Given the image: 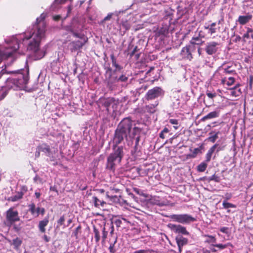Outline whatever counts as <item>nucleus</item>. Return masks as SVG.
I'll use <instances>...</instances> for the list:
<instances>
[{
    "label": "nucleus",
    "instance_id": "1",
    "mask_svg": "<svg viewBox=\"0 0 253 253\" xmlns=\"http://www.w3.org/2000/svg\"><path fill=\"white\" fill-rule=\"evenodd\" d=\"M46 30L45 22L42 21L34 27L27 37V39H29L27 50L32 52V56L35 60H40L45 54V50L40 48V45L45 37Z\"/></svg>",
    "mask_w": 253,
    "mask_h": 253
},
{
    "label": "nucleus",
    "instance_id": "2",
    "mask_svg": "<svg viewBox=\"0 0 253 253\" xmlns=\"http://www.w3.org/2000/svg\"><path fill=\"white\" fill-rule=\"evenodd\" d=\"M142 129L135 126L134 122L130 118H124L119 124L114 133L113 144L118 145L124 142L127 138H133L140 135Z\"/></svg>",
    "mask_w": 253,
    "mask_h": 253
},
{
    "label": "nucleus",
    "instance_id": "3",
    "mask_svg": "<svg viewBox=\"0 0 253 253\" xmlns=\"http://www.w3.org/2000/svg\"><path fill=\"white\" fill-rule=\"evenodd\" d=\"M11 78H8L5 82L4 88L7 89L21 90L23 89L27 84L29 77L28 71L24 70Z\"/></svg>",
    "mask_w": 253,
    "mask_h": 253
},
{
    "label": "nucleus",
    "instance_id": "4",
    "mask_svg": "<svg viewBox=\"0 0 253 253\" xmlns=\"http://www.w3.org/2000/svg\"><path fill=\"white\" fill-rule=\"evenodd\" d=\"M113 152L107 158L106 169L114 171L116 166L120 164L124 156L123 146H118L113 144Z\"/></svg>",
    "mask_w": 253,
    "mask_h": 253
},
{
    "label": "nucleus",
    "instance_id": "5",
    "mask_svg": "<svg viewBox=\"0 0 253 253\" xmlns=\"http://www.w3.org/2000/svg\"><path fill=\"white\" fill-rule=\"evenodd\" d=\"M71 32L74 37L80 39L77 41L71 42L68 45V47L70 50L72 52H74L81 48L87 42L88 39L84 34L82 33L75 31L73 29L71 30Z\"/></svg>",
    "mask_w": 253,
    "mask_h": 253
},
{
    "label": "nucleus",
    "instance_id": "6",
    "mask_svg": "<svg viewBox=\"0 0 253 253\" xmlns=\"http://www.w3.org/2000/svg\"><path fill=\"white\" fill-rule=\"evenodd\" d=\"M5 224L8 227H11L14 224L20 221V216L18 211L14 208H9L5 213Z\"/></svg>",
    "mask_w": 253,
    "mask_h": 253
},
{
    "label": "nucleus",
    "instance_id": "7",
    "mask_svg": "<svg viewBox=\"0 0 253 253\" xmlns=\"http://www.w3.org/2000/svg\"><path fill=\"white\" fill-rule=\"evenodd\" d=\"M171 221L177 222L183 224H189L196 220V219L188 214H170L167 215Z\"/></svg>",
    "mask_w": 253,
    "mask_h": 253
},
{
    "label": "nucleus",
    "instance_id": "8",
    "mask_svg": "<svg viewBox=\"0 0 253 253\" xmlns=\"http://www.w3.org/2000/svg\"><path fill=\"white\" fill-rule=\"evenodd\" d=\"M38 149H39V151H41L43 152L46 156L50 158V160L51 161L54 162L53 163L54 165L57 164V162L56 161V159L54 156L55 153H57V149H53V150L51 149L50 146L47 144L43 143L40 145Z\"/></svg>",
    "mask_w": 253,
    "mask_h": 253
},
{
    "label": "nucleus",
    "instance_id": "9",
    "mask_svg": "<svg viewBox=\"0 0 253 253\" xmlns=\"http://www.w3.org/2000/svg\"><path fill=\"white\" fill-rule=\"evenodd\" d=\"M164 92V91L162 88L156 86L147 91L145 96V98L147 100L155 99V98L163 96Z\"/></svg>",
    "mask_w": 253,
    "mask_h": 253
},
{
    "label": "nucleus",
    "instance_id": "10",
    "mask_svg": "<svg viewBox=\"0 0 253 253\" xmlns=\"http://www.w3.org/2000/svg\"><path fill=\"white\" fill-rule=\"evenodd\" d=\"M218 42H210L206 43L205 51L208 55H212L216 52L218 50Z\"/></svg>",
    "mask_w": 253,
    "mask_h": 253
},
{
    "label": "nucleus",
    "instance_id": "11",
    "mask_svg": "<svg viewBox=\"0 0 253 253\" xmlns=\"http://www.w3.org/2000/svg\"><path fill=\"white\" fill-rule=\"evenodd\" d=\"M194 50L195 47L193 45L186 46L182 48L181 55L183 58L191 60L193 58L191 53Z\"/></svg>",
    "mask_w": 253,
    "mask_h": 253
},
{
    "label": "nucleus",
    "instance_id": "12",
    "mask_svg": "<svg viewBox=\"0 0 253 253\" xmlns=\"http://www.w3.org/2000/svg\"><path fill=\"white\" fill-rule=\"evenodd\" d=\"M168 227L175 233H180L184 235H188L189 234L186 228L181 225L169 224Z\"/></svg>",
    "mask_w": 253,
    "mask_h": 253
},
{
    "label": "nucleus",
    "instance_id": "13",
    "mask_svg": "<svg viewBox=\"0 0 253 253\" xmlns=\"http://www.w3.org/2000/svg\"><path fill=\"white\" fill-rule=\"evenodd\" d=\"M45 18V15L43 14H41L40 17L37 18V23L35 24L32 25V28L29 27L28 30L24 33V36L23 35V37H21V39H23V42L27 43L28 44L29 39H27V37H29V34L30 32L32 30L34 29V27L39 24V23L42 22V21H44V19ZM28 45H27V46Z\"/></svg>",
    "mask_w": 253,
    "mask_h": 253
},
{
    "label": "nucleus",
    "instance_id": "14",
    "mask_svg": "<svg viewBox=\"0 0 253 253\" xmlns=\"http://www.w3.org/2000/svg\"><path fill=\"white\" fill-rule=\"evenodd\" d=\"M107 86L111 90L115 89L118 83L117 76H115L114 74H110L109 77L106 79Z\"/></svg>",
    "mask_w": 253,
    "mask_h": 253
},
{
    "label": "nucleus",
    "instance_id": "15",
    "mask_svg": "<svg viewBox=\"0 0 253 253\" xmlns=\"http://www.w3.org/2000/svg\"><path fill=\"white\" fill-rule=\"evenodd\" d=\"M231 67L228 66L226 68H224V67L220 66L218 69L216 70L214 74V76H216L218 75L223 76L225 74H236L235 71L234 70L230 69Z\"/></svg>",
    "mask_w": 253,
    "mask_h": 253
},
{
    "label": "nucleus",
    "instance_id": "16",
    "mask_svg": "<svg viewBox=\"0 0 253 253\" xmlns=\"http://www.w3.org/2000/svg\"><path fill=\"white\" fill-rule=\"evenodd\" d=\"M219 144L217 143L213 145L211 148H210V149L208 150L207 153L206 155V162L207 163H209L210 162L211 156L213 152L215 151V149L217 148V152L220 151L221 149L220 148V147H218Z\"/></svg>",
    "mask_w": 253,
    "mask_h": 253
},
{
    "label": "nucleus",
    "instance_id": "17",
    "mask_svg": "<svg viewBox=\"0 0 253 253\" xmlns=\"http://www.w3.org/2000/svg\"><path fill=\"white\" fill-rule=\"evenodd\" d=\"M175 240L178 247V251L181 253L182 247L188 243V240L181 236H177L175 238Z\"/></svg>",
    "mask_w": 253,
    "mask_h": 253
},
{
    "label": "nucleus",
    "instance_id": "18",
    "mask_svg": "<svg viewBox=\"0 0 253 253\" xmlns=\"http://www.w3.org/2000/svg\"><path fill=\"white\" fill-rule=\"evenodd\" d=\"M127 9L125 10H121L118 11H115L114 12L109 13L107 14V15L103 19L102 22L110 20L113 16H116L118 17L117 21H119V18L120 17V15L121 14L125 13Z\"/></svg>",
    "mask_w": 253,
    "mask_h": 253
},
{
    "label": "nucleus",
    "instance_id": "19",
    "mask_svg": "<svg viewBox=\"0 0 253 253\" xmlns=\"http://www.w3.org/2000/svg\"><path fill=\"white\" fill-rule=\"evenodd\" d=\"M220 114V112L218 110H215L213 112H211L208 114L207 115L205 116L201 119L202 121H205L207 120L211 119L213 118H216L219 117Z\"/></svg>",
    "mask_w": 253,
    "mask_h": 253
},
{
    "label": "nucleus",
    "instance_id": "20",
    "mask_svg": "<svg viewBox=\"0 0 253 253\" xmlns=\"http://www.w3.org/2000/svg\"><path fill=\"white\" fill-rule=\"evenodd\" d=\"M130 27L131 25L127 20H122L120 23V29L121 32H122L123 34H124L126 31L128 30Z\"/></svg>",
    "mask_w": 253,
    "mask_h": 253
},
{
    "label": "nucleus",
    "instance_id": "21",
    "mask_svg": "<svg viewBox=\"0 0 253 253\" xmlns=\"http://www.w3.org/2000/svg\"><path fill=\"white\" fill-rule=\"evenodd\" d=\"M29 211L30 212L31 214L35 217L39 216L40 214V211L39 207L36 208V205L34 203H31L28 205Z\"/></svg>",
    "mask_w": 253,
    "mask_h": 253
},
{
    "label": "nucleus",
    "instance_id": "22",
    "mask_svg": "<svg viewBox=\"0 0 253 253\" xmlns=\"http://www.w3.org/2000/svg\"><path fill=\"white\" fill-rule=\"evenodd\" d=\"M48 222V217H45L43 220L39 222L38 227L41 232L44 233L45 232V227L47 225Z\"/></svg>",
    "mask_w": 253,
    "mask_h": 253
},
{
    "label": "nucleus",
    "instance_id": "23",
    "mask_svg": "<svg viewBox=\"0 0 253 253\" xmlns=\"http://www.w3.org/2000/svg\"><path fill=\"white\" fill-rule=\"evenodd\" d=\"M201 32V31L199 32V36L194 37L192 38V40L190 41L191 45H193L194 46L195 44L201 45L204 42V41H202L201 38H204V36H201L200 34Z\"/></svg>",
    "mask_w": 253,
    "mask_h": 253
},
{
    "label": "nucleus",
    "instance_id": "24",
    "mask_svg": "<svg viewBox=\"0 0 253 253\" xmlns=\"http://www.w3.org/2000/svg\"><path fill=\"white\" fill-rule=\"evenodd\" d=\"M252 16L251 15L244 16H239L236 22H239L241 25H245L252 19Z\"/></svg>",
    "mask_w": 253,
    "mask_h": 253
},
{
    "label": "nucleus",
    "instance_id": "25",
    "mask_svg": "<svg viewBox=\"0 0 253 253\" xmlns=\"http://www.w3.org/2000/svg\"><path fill=\"white\" fill-rule=\"evenodd\" d=\"M219 134H220L219 131H212L209 133L210 136L207 138V140L211 142L214 143L218 138Z\"/></svg>",
    "mask_w": 253,
    "mask_h": 253
},
{
    "label": "nucleus",
    "instance_id": "26",
    "mask_svg": "<svg viewBox=\"0 0 253 253\" xmlns=\"http://www.w3.org/2000/svg\"><path fill=\"white\" fill-rule=\"evenodd\" d=\"M216 25V23L213 22L210 25H205L204 28L208 30V34L212 35L213 34L215 33L217 31V28L215 27Z\"/></svg>",
    "mask_w": 253,
    "mask_h": 253
},
{
    "label": "nucleus",
    "instance_id": "27",
    "mask_svg": "<svg viewBox=\"0 0 253 253\" xmlns=\"http://www.w3.org/2000/svg\"><path fill=\"white\" fill-rule=\"evenodd\" d=\"M159 102L155 101L154 104H149L145 107L146 111L150 113H154L156 111V107L158 105Z\"/></svg>",
    "mask_w": 253,
    "mask_h": 253
},
{
    "label": "nucleus",
    "instance_id": "28",
    "mask_svg": "<svg viewBox=\"0 0 253 253\" xmlns=\"http://www.w3.org/2000/svg\"><path fill=\"white\" fill-rule=\"evenodd\" d=\"M117 237H113V240H112V239H109L110 246L109 247V250L111 253H115L116 252L115 245L117 242Z\"/></svg>",
    "mask_w": 253,
    "mask_h": 253
},
{
    "label": "nucleus",
    "instance_id": "29",
    "mask_svg": "<svg viewBox=\"0 0 253 253\" xmlns=\"http://www.w3.org/2000/svg\"><path fill=\"white\" fill-rule=\"evenodd\" d=\"M240 86L239 84L236 85L235 87L233 88H232L230 89V94L231 95L234 96V97H237L240 96L242 92L241 91V89L239 88V86Z\"/></svg>",
    "mask_w": 253,
    "mask_h": 253
},
{
    "label": "nucleus",
    "instance_id": "30",
    "mask_svg": "<svg viewBox=\"0 0 253 253\" xmlns=\"http://www.w3.org/2000/svg\"><path fill=\"white\" fill-rule=\"evenodd\" d=\"M110 57L113 66L116 68L115 70L114 71V72L121 70L122 69V67L117 63V59L114 55L113 54H111Z\"/></svg>",
    "mask_w": 253,
    "mask_h": 253
},
{
    "label": "nucleus",
    "instance_id": "31",
    "mask_svg": "<svg viewBox=\"0 0 253 253\" xmlns=\"http://www.w3.org/2000/svg\"><path fill=\"white\" fill-rule=\"evenodd\" d=\"M115 104V99L113 98H108L106 99L103 103L104 106L109 110V108L112 105Z\"/></svg>",
    "mask_w": 253,
    "mask_h": 253
},
{
    "label": "nucleus",
    "instance_id": "32",
    "mask_svg": "<svg viewBox=\"0 0 253 253\" xmlns=\"http://www.w3.org/2000/svg\"><path fill=\"white\" fill-rule=\"evenodd\" d=\"M208 163L206 161L202 162L197 166V170L199 172H204L206 169L208 167Z\"/></svg>",
    "mask_w": 253,
    "mask_h": 253
},
{
    "label": "nucleus",
    "instance_id": "33",
    "mask_svg": "<svg viewBox=\"0 0 253 253\" xmlns=\"http://www.w3.org/2000/svg\"><path fill=\"white\" fill-rule=\"evenodd\" d=\"M93 201L94 202V206L95 207H98L99 205H101L102 207H103L105 204V202L100 200L96 197H93Z\"/></svg>",
    "mask_w": 253,
    "mask_h": 253
},
{
    "label": "nucleus",
    "instance_id": "34",
    "mask_svg": "<svg viewBox=\"0 0 253 253\" xmlns=\"http://www.w3.org/2000/svg\"><path fill=\"white\" fill-rule=\"evenodd\" d=\"M93 232L94 233L95 242L96 243H98L100 239V232L95 226L93 227Z\"/></svg>",
    "mask_w": 253,
    "mask_h": 253
},
{
    "label": "nucleus",
    "instance_id": "35",
    "mask_svg": "<svg viewBox=\"0 0 253 253\" xmlns=\"http://www.w3.org/2000/svg\"><path fill=\"white\" fill-rule=\"evenodd\" d=\"M22 244V240L17 237L12 240V245L14 246L15 249H18Z\"/></svg>",
    "mask_w": 253,
    "mask_h": 253
},
{
    "label": "nucleus",
    "instance_id": "36",
    "mask_svg": "<svg viewBox=\"0 0 253 253\" xmlns=\"http://www.w3.org/2000/svg\"><path fill=\"white\" fill-rule=\"evenodd\" d=\"M23 194L22 192H18L15 195L10 197L11 201L13 202L17 201L21 199L23 197Z\"/></svg>",
    "mask_w": 253,
    "mask_h": 253
},
{
    "label": "nucleus",
    "instance_id": "37",
    "mask_svg": "<svg viewBox=\"0 0 253 253\" xmlns=\"http://www.w3.org/2000/svg\"><path fill=\"white\" fill-rule=\"evenodd\" d=\"M222 206L224 209H229V208H236V206L233 204L228 203L226 201V200H224L222 203Z\"/></svg>",
    "mask_w": 253,
    "mask_h": 253
},
{
    "label": "nucleus",
    "instance_id": "38",
    "mask_svg": "<svg viewBox=\"0 0 253 253\" xmlns=\"http://www.w3.org/2000/svg\"><path fill=\"white\" fill-rule=\"evenodd\" d=\"M205 237H207L208 239L205 241L206 243H215L216 242V238L211 235H205Z\"/></svg>",
    "mask_w": 253,
    "mask_h": 253
},
{
    "label": "nucleus",
    "instance_id": "39",
    "mask_svg": "<svg viewBox=\"0 0 253 253\" xmlns=\"http://www.w3.org/2000/svg\"><path fill=\"white\" fill-rule=\"evenodd\" d=\"M117 80L118 83L121 82L126 83L128 81V77L126 76L125 75L122 74L119 77L117 76Z\"/></svg>",
    "mask_w": 253,
    "mask_h": 253
},
{
    "label": "nucleus",
    "instance_id": "40",
    "mask_svg": "<svg viewBox=\"0 0 253 253\" xmlns=\"http://www.w3.org/2000/svg\"><path fill=\"white\" fill-rule=\"evenodd\" d=\"M207 179L209 181H214L215 182H219L220 177L215 174H213L211 176L207 178Z\"/></svg>",
    "mask_w": 253,
    "mask_h": 253
},
{
    "label": "nucleus",
    "instance_id": "41",
    "mask_svg": "<svg viewBox=\"0 0 253 253\" xmlns=\"http://www.w3.org/2000/svg\"><path fill=\"white\" fill-rule=\"evenodd\" d=\"M169 132V129L167 127H165L159 134L160 137L162 139L165 138V134L168 133Z\"/></svg>",
    "mask_w": 253,
    "mask_h": 253
},
{
    "label": "nucleus",
    "instance_id": "42",
    "mask_svg": "<svg viewBox=\"0 0 253 253\" xmlns=\"http://www.w3.org/2000/svg\"><path fill=\"white\" fill-rule=\"evenodd\" d=\"M169 123L172 125H175L173 126V127L175 129H178L179 126L178 125V121L176 119H170L169 120Z\"/></svg>",
    "mask_w": 253,
    "mask_h": 253
},
{
    "label": "nucleus",
    "instance_id": "43",
    "mask_svg": "<svg viewBox=\"0 0 253 253\" xmlns=\"http://www.w3.org/2000/svg\"><path fill=\"white\" fill-rule=\"evenodd\" d=\"M65 220V218L64 215H62L60 217V218L57 220V227H59L61 225H64V222Z\"/></svg>",
    "mask_w": 253,
    "mask_h": 253
},
{
    "label": "nucleus",
    "instance_id": "44",
    "mask_svg": "<svg viewBox=\"0 0 253 253\" xmlns=\"http://www.w3.org/2000/svg\"><path fill=\"white\" fill-rule=\"evenodd\" d=\"M201 153V148H196L194 149L192 153V157L194 158L199 153Z\"/></svg>",
    "mask_w": 253,
    "mask_h": 253
},
{
    "label": "nucleus",
    "instance_id": "45",
    "mask_svg": "<svg viewBox=\"0 0 253 253\" xmlns=\"http://www.w3.org/2000/svg\"><path fill=\"white\" fill-rule=\"evenodd\" d=\"M108 235V232L105 231V227H103L102 228V242H104L107 238V236Z\"/></svg>",
    "mask_w": 253,
    "mask_h": 253
},
{
    "label": "nucleus",
    "instance_id": "46",
    "mask_svg": "<svg viewBox=\"0 0 253 253\" xmlns=\"http://www.w3.org/2000/svg\"><path fill=\"white\" fill-rule=\"evenodd\" d=\"M59 65V58L53 61L51 63V67L54 70V68L55 66H58Z\"/></svg>",
    "mask_w": 253,
    "mask_h": 253
},
{
    "label": "nucleus",
    "instance_id": "47",
    "mask_svg": "<svg viewBox=\"0 0 253 253\" xmlns=\"http://www.w3.org/2000/svg\"><path fill=\"white\" fill-rule=\"evenodd\" d=\"M81 226H78L73 233V235L76 237V239H78V232L81 230Z\"/></svg>",
    "mask_w": 253,
    "mask_h": 253
},
{
    "label": "nucleus",
    "instance_id": "48",
    "mask_svg": "<svg viewBox=\"0 0 253 253\" xmlns=\"http://www.w3.org/2000/svg\"><path fill=\"white\" fill-rule=\"evenodd\" d=\"M235 82V79L233 77H229L228 78V81L226 83V84L228 86H230L232 85Z\"/></svg>",
    "mask_w": 253,
    "mask_h": 253
},
{
    "label": "nucleus",
    "instance_id": "49",
    "mask_svg": "<svg viewBox=\"0 0 253 253\" xmlns=\"http://www.w3.org/2000/svg\"><path fill=\"white\" fill-rule=\"evenodd\" d=\"M114 228L113 225H112L111 226V231L110 232V235L111 236V238L110 239H112V240H113V237H117L116 235L114 234Z\"/></svg>",
    "mask_w": 253,
    "mask_h": 253
},
{
    "label": "nucleus",
    "instance_id": "50",
    "mask_svg": "<svg viewBox=\"0 0 253 253\" xmlns=\"http://www.w3.org/2000/svg\"><path fill=\"white\" fill-rule=\"evenodd\" d=\"M113 222L115 223V224L116 225L117 227H119L121 225L122 220L120 219H117L114 220L113 221Z\"/></svg>",
    "mask_w": 253,
    "mask_h": 253
},
{
    "label": "nucleus",
    "instance_id": "51",
    "mask_svg": "<svg viewBox=\"0 0 253 253\" xmlns=\"http://www.w3.org/2000/svg\"><path fill=\"white\" fill-rule=\"evenodd\" d=\"M229 229L228 227H222L220 229V231L225 234H228L229 233Z\"/></svg>",
    "mask_w": 253,
    "mask_h": 253
},
{
    "label": "nucleus",
    "instance_id": "52",
    "mask_svg": "<svg viewBox=\"0 0 253 253\" xmlns=\"http://www.w3.org/2000/svg\"><path fill=\"white\" fill-rule=\"evenodd\" d=\"M212 246L216 247H218L220 249H224L226 248L227 246L226 245L222 244H212Z\"/></svg>",
    "mask_w": 253,
    "mask_h": 253
},
{
    "label": "nucleus",
    "instance_id": "53",
    "mask_svg": "<svg viewBox=\"0 0 253 253\" xmlns=\"http://www.w3.org/2000/svg\"><path fill=\"white\" fill-rule=\"evenodd\" d=\"M207 95L210 98H213L214 97L216 96V93H211L210 92L207 91L206 93Z\"/></svg>",
    "mask_w": 253,
    "mask_h": 253
},
{
    "label": "nucleus",
    "instance_id": "54",
    "mask_svg": "<svg viewBox=\"0 0 253 253\" xmlns=\"http://www.w3.org/2000/svg\"><path fill=\"white\" fill-rule=\"evenodd\" d=\"M7 91L6 90L3 91L0 94V100L3 99L6 95Z\"/></svg>",
    "mask_w": 253,
    "mask_h": 253
},
{
    "label": "nucleus",
    "instance_id": "55",
    "mask_svg": "<svg viewBox=\"0 0 253 253\" xmlns=\"http://www.w3.org/2000/svg\"><path fill=\"white\" fill-rule=\"evenodd\" d=\"M231 197L232 196L231 194L227 193L225 194L224 198L225 199V200H226V201L227 202V200L231 199Z\"/></svg>",
    "mask_w": 253,
    "mask_h": 253
},
{
    "label": "nucleus",
    "instance_id": "56",
    "mask_svg": "<svg viewBox=\"0 0 253 253\" xmlns=\"http://www.w3.org/2000/svg\"><path fill=\"white\" fill-rule=\"evenodd\" d=\"M72 6H73V1H72L71 4L68 6L67 14L66 16L64 18H65L67 16H68V14L71 12V11L72 9Z\"/></svg>",
    "mask_w": 253,
    "mask_h": 253
},
{
    "label": "nucleus",
    "instance_id": "57",
    "mask_svg": "<svg viewBox=\"0 0 253 253\" xmlns=\"http://www.w3.org/2000/svg\"><path fill=\"white\" fill-rule=\"evenodd\" d=\"M138 151V145H135L134 148H133V150H132L131 152L132 153V154H136L137 152Z\"/></svg>",
    "mask_w": 253,
    "mask_h": 253
},
{
    "label": "nucleus",
    "instance_id": "58",
    "mask_svg": "<svg viewBox=\"0 0 253 253\" xmlns=\"http://www.w3.org/2000/svg\"><path fill=\"white\" fill-rule=\"evenodd\" d=\"M84 2V0H78V4L75 5V6H78L80 7Z\"/></svg>",
    "mask_w": 253,
    "mask_h": 253
},
{
    "label": "nucleus",
    "instance_id": "59",
    "mask_svg": "<svg viewBox=\"0 0 253 253\" xmlns=\"http://www.w3.org/2000/svg\"><path fill=\"white\" fill-rule=\"evenodd\" d=\"M39 210L40 211V214H41L42 215H44L45 213V209L43 208L39 207Z\"/></svg>",
    "mask_w": 253,
    "mask_h": 253
},
{
    "label": "nucleus",
    "instance_id": "60",
    "mask_svg": "<svg viewBox=\"0 0 253 253\" xmlns=\"http://www.w3.org/2000/svg\"><path fill=\"white\" fill-rule=\"evenodd\" d=\"M135 136H136V137L135 139V145H138V144H139V142L140 141V136H139V135H136Z\"/></svg>",
    "mask_w": 253,
    "mask_h": 253
},
{
    "label": "nucleus",
    "instance_id": "61",
    "mask_svg": "<svg viewBox=\"0 0 253 253\" xmlns=\"http://www.w3.org/2000/svg\"><path fill=\"white\" fill-rule=\"evenodd\" d=\"M250 37V34L248 33H245L243 36V38L244 39L245 41L246 39H249Z\"/></svg>",
    "mask_w": 253,
    "mask_h": 253
},
{
    "label": "nucleus",
    "instance_id": "62",
    "mask_svg": "<svg viewBox=\"0 0 253 253\" xmlns=\"http://www.w3.org/2000/svg\"><path fill=\"white\" fill-rule=\"evenodd\" d=\"M53 18L55 21H58L61 18V17L60 15H55L53 16Z\"/></svg>",
    "mask_w": 253,
    "mask_h": 253
},
{
    "label": "nucleus",
    "instance_id": "63",
    "mask_svg": "<svg viewBox=\"0 0 253 253\" xmlns=\"http://www.w3.org/2000/svg\"><path fill=\"white\" fill-rule=\"evenodd\" d=\"M43 239L46 242H48L50 241V238L47 236L46 235H43Z\"/></svg>",
    "mask_w": 253,
    "mask_h": 253
},
{
    "label": "nucleus",
    "instance_id": "64",
    "mask_svg": "<svg viewBox=\"0 0 253 253\" xmlns=\"http://www.w3.org/2000/svg\"><path fill=\"white\" fill-rule=\"evenodd\" d=\"M241 40V37L239 36H237L235 39V42H239Z\"/></svg>",
    "mask_w": 253,
    "mask_h": 253
}]
</instances>
